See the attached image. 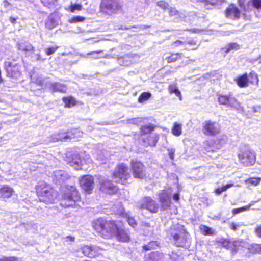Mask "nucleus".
Listing matches in <instances>:
<instances>
[{
  "instance_id": "obj_1",
  "label": "nucleus",
  "mask_w": 261,
  "mask_h": 261,
  "mask_svg": "<svg viewBox=\"0 0 261 261\" xmlns=\"http://www.w3.org/2000/svg\"><path fill=\"white\" fill-rule=\"evenodd\" d=\"M168 236L177 247L187 248L190 246V235L182 225H173L168 232Z\"/></svg>"
},
{
  "instance_id": "obj_2",
  "label": "nucleus",
  "mask_w": 261,
  "mask_h": 261,
  "mask_svg": "<svg viewBox=\"0 0 261 261\" xmlns=\"http://www.w3.org/2000/svg\"><path fill=\"white\" fill-rule=\"evenodd\" d=\"M93 227L97 233L105 239H109L115 234L116 225L114 221L99 218L93 222Z\"/></svg>"
},
{
  "instance_id": "obj_3",
  "label": "nucleus",
  "mask_w": 261,
  "mask_h": 261,
  "mask_svg": "<svg viewBox=\"0 0 261 261\" xmlns=\"http://www.w3.org/2000/svg\"><path fill=\"white\" fill-rule=\"evenodd\" d=\"M36 188L37 196L40 201L45 203H51L54 202L57 198V192L45 182H39Z\"/></svg>"
},
{
  "instance_id": "obj_4",
  "label": "nucleus",
  "mask_w": 261,
  "mask_h": 261,
  "mask_svg": "<svg viewBox=\"0 0 261 261\" xmlns=\"http://www.w3.org/2000/svg\"><path fill=\"white\" fill-rule=\"evenodd\" d=\"M237 155L240 163L244 166H251L256 160L254 152L247 146L241 147Z\"/></svg>"
},
{
  "instance_id": "obj_5",
  "label": "nucleus",
  "mask_w": 261,
  "mask_h": 261,
  "mask_svg": "<svg viewBox=\"0 0 261 261\" xmlns=\"http://www.w3.org/2000/svg\"><path fill=\"white\" fill-rule=\"evenodd\" d=\"M80 199L79 193L75 187L67 188L61 201V204L64 207L73 206Z\"/></svg>"
},
{
  "instance_id": "obj_6",
  "label": "nucleus",
  "mask_w": 261,
  "mask_h": 261,
  "mask_svg": "<svg viewBox=\"0 0 261 261\" xmlns=\"http://www.w3.org/2000/svg\"><path fill=\"white\" fill-rule=\"evenodd\" d=\"M113 178L117 182L122 184L127 182L130 178V174L128 167L124 163L119 164L113 173Z\"/></svg>"
},
{
  "instance_id": "obj_7",
  "label": "nucleus",
  "mask_w": 261,
  "mask_h": 261,
  "mask_svg": "<svg viewBox=\"0 0 261 261\" xmlns=\"http://www.w3.org/2000/svg\"><path fill=\"white\" fill-rule=\"evenodd\" d=\"M121 8L119 0H102L100 5L101 12L108 15L117 13Z\"/></svg>"
},
{
  "instance_id": "obj_8",
  "label": "nucleus",
  "mask_w": 261,
  "mask_h": 261,
  "mask_svg": "<svg viewBox=\"0 0 261 261\" xmlns=\"http://www.w3.org/2000/svg\"><path fill=\"white\" fill-rule=\"evenodd\" d=\"M218 101L220 104L231 107L239 113L244 112V108L241 103L231 95H219Z\"/></svg>"
},
{
  "instance_id": "obj_9",
  "label": "nucleus",
  "mask_w": 261,
  "mask_h": 261,
  "mask_svg": "<svg viewBox=\"0 0 261 261\" xmlns=\"http://www.w3.org/2000/svg\"><path fill=\"white\" fill-rule=\"evenodd\" d=\"M202 132L206 136H214L220 132V126L216 121L205 120L202 123Z\"/></svg>"
},
{
  "instance_id": "obj_10",
  "label": "nucleus",
  "mask_w": 261,
  "mask_h": 261,
  "mask_svg": "<svg viewBox=\"0 0 261 261\" xmlns=\"http://www.w3.org/2000/svg\"><path fill=\"white\" fill-rule=\"evenodd\" d=\"M137 207L140 209H146L151 213L158 212L159 205L157 202L149 197H145L139 201Z\"/></svg>"
},
{
  "instance_id": "obj_11",
  "label": "nucleus",
  "mask_w": 261,
  "mask_h": 261,
  "mask_svg": "<svg viewBox=\"0 0 261 261\" xmlns=\"http://www.w3.org/2000/svg\"><path fill=\"white\" fill-rule=\"evenodd\" d=\"M98 180L101 191L110 194L117 192L118 188L105 177L99 176Z\"/></svg>"
},
{
  "instance_id": "obj_12",
  "label": "nucleus",
  "mask_w": 261,
  "mask_h": 261,
  "mask_svg": "<svg viewBox=\"0 0 261 261\" xmlns=\"http://www.w3.org/2000/svg\"><path fill=\"white\" fill-rule=\"evenodd\" d=\"M131 167L134 177L136 178L143 179L146 177V172L143 164L137 161L131 162Z\"/></svg>"
},
{
  "instance_id": "obj_13",
  "label": "nucleus",
  "mask_w": 261,
  "mask_h": 261,
  "mask_svg": "<svg viewBox=\"0 0 261 261\" xmlns=\"http://www.w3.org/2000/svg\"><path fill=\"white\" fill-rule=\"evenodd\" d=\"M66 160L69 162L70 166L75 169L79 170L82 168L83 166V160L81 159V154L74 153L71 154L70 152L66 153Z\"/></svg>"
},
{
  "instance_id": "obj_14",
  "label": "nucleus",
  "mask_w": 261,
  "mask_h": 261,
  "mask_svg": "<svg viewBox=\"0 0 261 261\" xmlns=\"http://www.w3.org/2000/svg\"><path fill=\"white\" fill-rule=\"evenodd\" d=\"M81 250L85 256L92 258L101 253L103 249L94 245H85L81 248Z\"/></svg>"
},
{
  "instance_id": "obj_15",
  "label": "nucleus",
  "mask_w": 261,
  "mask_h": 261,
  "mask_svg": "<svg viewBox=\"0 0 261 261\" xmlns=\"http://www.w3.org/2000/svg\"><path fill=\"white\" fill-rule=\"evenodd\" d=\"M80 184L82 189L87 193L90 194L94 188V179L92 176L86 175L83 176L80 180Z\"/></svg>"
},
{
  "instance_id": "obj_16",
  "label": "nucleus",
  "mask_w": 261,
  "mask_h": 261,
  "mask_svg": "<svg viewBox=\"0 0 261 261\" xmlns=\"http://www.w3.org/2000/svg\"><path fill=\"white\" fill-rule=\"evenodd\" d=\"M5 68L8 74L11 77H17L20 75L19 66L15 62H5Z\"/></svg>"
},
{
  "instance_id": "obj_17",
  "label": "nucleus",
  "mask_w": 261,
  "mask_h": 261,
  "mask_svg": "<svg viewBox=\"0 0 261 261\" xmlns=\"http://www.w3.org/2000/svg\"><path fill=\"white\" fill-rule=\"evenodd\" d=\"M158 195L162 209L163 210L168 209L171 204V196L170 194L166 191L163 190L160 191Z\"/></svg>"
},
{
  "instance_id": "obj_18",
  "label": "nucleus",
  "mask_w": 261,
  "mask_h": 261,
  "mask_svg": "<svg viewBox=\"0 0 261 261\" xmlns=\"http://www.w3.org/2000/svg\"><path fill=\"white\" fill-rule=\"evenodd\" d=\"M70 177L69 174L64 170H59L54 172L53 179L55 183L61 184Z\"/></svg>"
},
{
  "instance_id": "obj_19",
  "label": "nucleus",
  "mask_w": 261,
  "mask_h": 261,
  "mask_svg": "<svg viewBox=\"0 0 261 261\" xmlns=\"http://www.w3.org/2000/svg\"><path fill=\"white\" fill-rule=\"evenodd\" d=\"M117 240L122 242H127L129 240V233L127 230L119 228L116 226L115 235Z\"/></svg>"
},
{
  "instance_id": "obj_20",
  "label": "nucleus",
  "mask_w": 261,
  "mask_h": 261,
  "mask_svg": "<svg viewBox=\"0 0 261 261\" xmlns=\"http://www.w3.org/2000/svg\"><path fill=\"white\" fill-rule=\"evenodd\" d=\"M226 16L231 19L239 18L240 11L234 5L231 4L226 10Z\"/></svg>"
},
{
  "instance_id": "obj_21",
  "label": "nucleus",
  "mask_w": 261,
  "mask_h": 261,
  "mask_svg": "<svg viewBox=\"0 0 261 261\" xmlns=\"http://www.w3.org/2000/svg\"><path fill=\"white\" fill-rule=\"evenodd\" d=\"M59 20V16L56 13L51 14L46 21L45 25L47 28L51 29L58 25Z\"/></svg>"
},
{
  "instance_id": "obj_22",
  "label": "nucleus",
  "mask_w": 261,
  "mask_h": 261,
  "mask_svg": "<svg viewBox=\"0 0 261 261\" xmlns=\"http://www.w3.org/2000/svg\"><path fill=\"white\" fill-rule=\"evenodd\" d=\"M14 192V190L8 185H3L0 188V197L3 198H10Z\"/></svg>"
},
{
  "instance_id": "obj_23",
  "label": "nucleus",
  "mask_w": 261,
  "mask_h": 261,
  "mask_svg": "<svg viewBox=\"0 0 261 261\" xmlns=\"http://www.w3.org/2000/svg\"><path fill=\"white\" fill-rule=\"evenodd\" d=\"M53 92H59L65 93L67 91V87L65 84L60 83H52L49 87Z\"/></svg>"
},
{
  "instance_id": "obj_24",
  "label": "nucleus",
  "mask_w": 261,
  "mask_h": 261,
  "mask_svg": "<svg viewBox=\"0 0 261 261\" xmlns=\"http://www.w3.org/2000/svg\"><path fill=\"white\" fill-rule=\"evenodd\" d=\"M17 46L19 50L24 52L26 54L34 51L33 46L30 43L27 42H18Z\"/></svg>"
},
{
  "instance_id": "obj_25",
  "label": "nucleus",
  "mask_w": 261,
  "mask_h": 261,
  "mask_svg": "<svg viewBox=\"0 0 261 261\" xmlns=\"http://www.w3.org/2000/svg\"><path fill=\"white\" fill-rule=\"evenodd\" d=\"M53 141L54 142L57 141H67L71 136L67 132H62L58 134H54L53 136Z\"/></svg>"
},
{
  "instance_id": "obj_26",
  "label": "nucleus",
  "mask_w": 261,
  "mask_h": 261,
  "mask_svg": "<svg viewBox=\"0 0 261 261\" xmlns=\"http://www.w3.org/2000/svg\"><path fill=\"white\" fill-rule=\"evenodd\" d=\"M146 261H164V255L158 252H153L149 254Z\"/></svg>"
},
{
  "instance_id": "obj_27",
  "label": "nucleus",
  "mask_w": 261,
  "mask_h": 261,
  "mask_svg": "<svg viewBox=\"0 0 261 261\" xmlns=\"http://www.w3.org/2000/svg\"><path fill=\"white\" fill-rule=\"evenodd\" d=\"M247 74L245 73L236 79L238 85L240 87H246L248 86Z\"/></svg>"
},
{
  "instance_id": "obj_28",
  "label": "nucleus",
  "mask_w": 261,
  "mask_h": 261,
  "mask_svg": "<svg viewBox=\"0 0 261 261\" xmlns=\"http://www.w3.org/2000/svg\"><path fill=\"white\" fill-rule=\"evenodd\" d=\"M240 48V46L236 43H230L222 48V50L225 53H228L232 50H237Z\"/></svg>"
},
{
  "instance_id": "obj_29",
  "label": "nucleus",
  "mask_w": 261,
  "mask_h": 261,
  "mask_svg": "<svg viewBox=\"0 0 261 261\" xmlns=\"http://www.w3.org/2000/svg\"><path fill=\"white\" fill-rule=\"evenodd\" d=\"M182 132V124L176 122H174L172 128L173 135L175 136H179L181 135Z\"/></svg>"
},
{
  "instance_id": "obj_30",
  "label": "nucleus",
  "mask_w": 261,
  "mask_h": 261,
  "mask_svg": "<svg viewBox=\"0 0 261 261\" xmlns=\"http://www.w3.org/2000/svg\"><path fill=\"white\" fill-rule=\"evenodd\" d=\"M199 229L201 233L205 236L206 235H214L215 234V230H214L212 228L208 227L204 225H200L199 226Z\"/></svg>"
},
{
  "instance_id": "obj_31",
  "label": "nucleus",
  "mask_w": 261,
  "mask_h": 261,
  "mask_svg": "<svg viewBox=\"0 0 261 261\" xmlns=\"http://www.w3.org/2000/svg\"><path fill=\"white\" fill-rule=\"evenodd\" d=\"M168 90L170 93H174L176 96L178 97L180 101L182 100L181 92L175 84L169 85Z\"/></svg>"
},
{
  "instance_id": "obj_32",
  "label": "nucleus",
  "mask_w": 261,
  "mask_h": 261,
  "mask_svg": "<svg viewBox=\"0 0 261 261\" xmlns=\"http://www.w3.org/2000/svg\"><path fill=\"white\" fill-rule=\"evenodd\" d=\"M63 101L66 107L70 108L76 105L75 99L71 96L64 97Z\"/></svg>"
},
{
  "instance_id": "obj_33",
  "label": "nucleus",
  "mask_w": 261,
  "mask_h": 261,
  "mask_svg": "<svg viewBox=\"0 0 261 261\" xmlns=\"http://www.w3.org/2000/svg\"><path fill=\"white\" fill-rule=\"evenodd\" d=\"M259 201H260V199H258L257 200L252 201L248 205L243 206L242 207H240V208H234L233 210V214H238V213H241V212L249 210L251 205H252V204H253L254 203H255L256 202H259Z\"/></svg>"
},
{
  "instance_id": "obj_34",
  "label": "nucleus",
  "mask_w": 261,
  "mask_h": 261,
  "mask_svg": "<svg viewBox=\"0 0 261 261\" xmlns=\"http://www.w3.org/2000/svg\"><path fill=\"white\" fill-rule=\"evenodd\" d=\"M261 181V178L251 177L245 180V183L249 186H256Z\"/></svg>"
},
{
  "instance_id": "obj_35",
  "label": "nucleus",
  "mask_w": 261,
  "mask_h": 261,
  "mask_svg": "<svg viewBox=\"0 0 261 261\" xmlns=\"http://www.w3.org/2000/svg\"><path fill=\"white\" fill-rule=\"evenodd\" d=\"M30 77L32 83H35L40 86H41L43 84V79L41 76L37 77V74L34 72L31 75Z\"/></svg>"
},
{
  "instance_id": "obj_36",
  "label": "nucleus",
  "mask_w": 261,
  "mask_h": 261,
  "mask_svg": "<svg viewBox=\"0 0 261 261\" xmlns=\"http://www.w3.org/2000/svg\"><path fill=\"white\" fill-rule=\"evenodd\" d=\"M159 247L158 243L156 241H151L147 244L143 246V248L144 250H150L151 249H155Z\"/></svg>"
},
{
  "instance_id": "obj_37",
  "label": "nucleus",
  "mask_w": 261,
  "mask_h": 261,
  "mask_svg": "<svg viewBox=\"0 0 261 261\" xmlns=\"http://www.w3.org/2000/svg\"><path fill=\"white\" fill-rule=\"evenodd\" d=\"M158 139V136L156 134H152L148 139V144L152 146H155Z\"/></svg>"
},
{
  "instance_id": "obj_38",
  "label": "nucleus",
  "mask_w": 261,
  "mask_h": 261,
  "mask_svg": "<svg viewBox=\"0 0 261 261\" xmlns=\"http://www.w3.org/2000/svg\"><path fill=\"white\" fill-rule=\"evenodd\" d=\"M247 78H248V83L254 84L256 83V84H258V79L255 73L251 72L249 74H247Z\"/></svg>"
},
{
  "instance_id": "obj_39",
  "label": "nucleus",
  "mask_w": 261,
  "mask_h": 261,
  "mask_svg": "<svg viewBox=\"0 0 261 261\" xmlns=\"http://www.w3.org/2000/svg\"><path fill=\"white\" fill-rule=\"evenodd\" d=\"M67 134L70 135L71 138H69V140H71V139H75L78 137H80L82 133L77 129H73L70 132H67Z\"/></svg>"
},
{
  "instance_id": "obj_40",
  "label": "nucleus",
  "mask_w": 261,
  "mask_h": 261,
  "mask_svg": "<svg viewBox=\"0 0 261 261\" xmlns=\"http://www.w3.org/2000/svg\"><path fill=\"white\" fill-rule=\"evenodd\" d=\"M151 96V94L149 92H143L139 97L138 101L140 103L144 102L149 99Z\"/></svg>"
},
{
  "instance_id": "obj_41",
  "label": "nucleus",
  "mask_w": 261,
  "mask_h": 261,
  "mask_svg": "<svg viewBox=\"0 0 261 261\" xmlns=\"http://www.w3.org/2000/svg\"><path fill=\"white\" fill-rule=\"evenodd\" d=\"M229 228L233 230V231H237L238 230L241 226H243L244 224L243 223H235L233 222H230L229 223Z\"/></svg>"
},
{
  "instance_id": "obj_42",
  "label": "nucleus",
  "mask_w": 261,
  "mask_h": 261,
  "mask_svg": "<svg viewBox=\"0 0 261 261\" xmlns=\"http://www.w3.org/2000/svg\"><path fill=\"white\" fill-rule=\"evenodd\" d=\"M57 0H41L42 3L48 8L53 7L56 6V3Z\"/></svg>"
},
{
  "instance_id": "obj_43",
  "label": "nucleus",
  "mask_w": 261,
  "mask_h": 261,
  "mask_svg": "<svg viewBox=\"0 0 261 261\" xmlns=\"http://www.w3.org/2000/svg\"><path fill=\"white\" fill-rule=\"evenodd\" d=\"M233 186V184H227V185H225L224 186H223L221 188H217L215 192L217 194H220L222 192L226 191L228 189H229V188H231V187H232Z\"/></svg>"
},
{
  "instance_id": "obj_44",
  "label": "nucleus",
  "mask_w": 261,
  "mask_h": 261,
  "mask_svg": "<svg viewBox=\"0 0 261 261\" xmlns=\"http://www.w3.org/2000/svg\"><path fill=\"white\" fill-rule=\"evenodd\" d=\"M154 128V126L152 124L146 125L142 127V131L144 134H147L151 132Z\"/></svg>"
},
{
  "instance_id": "obj_45",
  "label": "nucleus",
  "mask_w": 261,
  "mask_h": 261,
  "mask_svg": "<svg viewBox=\"0 0 261 261\" xmlns=\"http://www.w3.org/2000/svg\"><path fill=\"white\" fill-rule=\"evenodd\" d=\"M180 57V54H174L166 58L168 63L176 61Z\"/></svg>"
},
{
  "instance_id": "obj_46",
  "label": "nucleus",
  "mask_w": 261,
  "mask_h": 261,
  "mask_svg": "<svg viewBox=\"0 0 261 261\" xmlns=\"http://www.w3.org/2000/svg\"><path fill=\"white\" fill-rule=\"evenodd\" d=\"M141 227L142 229H146L149 232H151L153 231V228L150 226V224L146 222H142L141 224Z\"/></svg>"
},
{
  "instance_id": "obj_47",
  "label": "nucleus",
  "mask_w": 261,
  "mask_h": 261,
  "mask_svg": "<svg viewBox=\"0 0 261 261\" xmlns=\"http://www.w3.org/2000/svg\"><path fill=\"white\" fill-rule=\"evenodd\" d=\"M81 157L83 158V163L85 162L86 164L91 163V159L89 154H86L85 152L81 153Z\"/></svg>"
},
{
  "instance_id": "obj_48",
  "label": "nucleus",
  "mask_w": 261,
  "mask_h": 261,
  "mask_svg": "<svg viewBox=\"0 0 261 261\" xmlns=\"http://www.w3.org/2000/svg\"><path fill=\"white\" fill-rule=\"evenodd\" d=\"M82 9V6L79 4H72L70 6V10L71 12H74L75 10H81Z\"/></svg>"
},
{
  "instance_id": "obj_49",
  "label": "nucleus",
  "mask_w": 261,
  "mask_h": 261,
  "mask_svg": "<svg viewBox=\"0 0 261 261\" xmlns=\"http://www.w3.org/2000/svg\"><path fill=\"white\" fill-rule=\"evenodd\" d=\"M85 19V17L80 16H76L73 17L71 20H70V22L71 23H76L78 22H82L84 21Z\"/></svg>"
},
{
  "instance_id": "obj_50",
  "label": "nucleus",
  "mask_w": 261,
  "mask_h": 261,
  "mask_svg": "<svg viewBox=\"0 0 261 261\" xmlns=\"http://www.w3.org/2000/svg\"><path fill=\"white\" fill-rule=\"evenodd\" d=\"M157 5L161 8L166 10L169 9V5L164 1H160L157 2Z\"/></svg>"
},
{
  "instance_id": "obj_51",
  "label": "nucleus",
  "mask_w": 261,
  "mask_h": 261,
  "mask_svg": "<svg viewBox=\"0 0 261 261\" xmlns=\"http://www.w3.org/2000/svg\"><path fill=\"white\" fill-rule=\"evenodd\" d=\"M252 3L254 8L261 10V0H252Z\"/></svg>"
},
{
  "instance_id": "obj_52",
  "label": "nucleus",
  "mask_w": 261,
  "mask_h": 261,
  "mask_svg": "<svg viewBox=\"0 0 261 261\" xmlns=\"http://www.w3.org/2000/svg\"><path fill=\"white\" fill-rule=\"evenodd\" d=\"M168 152L169 156L170 159L173 160L174 159V153L175 149L174 148H169L167 149Z\"/></svg>"
},
{
  "instance_id": "obj_53",
  "label": "nucleus",
  "mask_w": 261,
  "mask_h": 261,
  "mask_svg": "<svg viewBox=\"0 0 261 261\" xmlns=\"http://www.w3.org/2000/svg\"><path fill=\"white\" fill-rule=\"evenodd\" d=\"M127 219L129 225L132 227H134L136 225V222L134 218L128 216Z\"/></svg>"
},
{
  "instance_id": "obj_54",
  "label": "nucleus",
  "mask_w": 261,
  "mask_h": 261,
  "mask_svg": "<svg viewBox=\"0 0 261 261\" xmlns=\"http://www.w3.org/2000/svg\"><path fill=\"white\" fill-rule=\"evenodd\" d=\"M101 53H102V50H97V51H91V52L88 53V54H87L86 55H94L92 57V58L93 59H98L100 57H98L97 55H95V54H100Z\"/></svg>"
},
{
  "instance_id": "obj_55",
  "label": "nucleus",
  "mask_w": 261,
  "mask_h": 261,
  "mask_svg": "<svg viewBox=\"0 0 261 261\" xmlns=\"http://www.w3.org/2000/svg\"><path fill=\"white\" fill-rule=\"evenodd\" d=\"M57 49V47H48L45 50L46 53L47 55H50L54 54Z\"/></svg>"
},
{
  "instance_id": "obj_56",
  "label": "nucleus",
  "mask_w": 261,
  "mask_h": 261,
  "mask_svg": "<svg viewBox=\"0 0 261 261\" xmlns=\"http://www.w3.org/2000/svg\"><path fill=\"white\" fill-rule=\"evenodd\" d=\"M170 259L172 261H177L179 256L175 252H172L171 254H169Z\"/></svg>"
},
{
  "instance_id": "obj_57",
  "label": "nucleus",
  "mask_w": 261,
  "mask_h": 261,
  "mask_svg": "<svg viewBox=\"0 0 261 261\" xmlns=\"http://www.w3.org/2000/svg\"><path fill=\"white\" fill-rule=\"evenodd\" d=\"M168 9H169L170 15L176 16L178 14V11L175 8L170 7Z\"/></svg>"
},
{
  "instance_id": "obj_58",
  "label": "nucleus",
  "mask_w": 261,
  "mask_h": 261,
  "mask_svg": "<svg viewBox=\"0 0 261 261\" xmlns=\"http://www.w3.org/2000/svg\"><path fill=\"white\" fill-rule=\"evenodd\" d=\"M0 261H19L18 258L15 257H4L0 259Z\"/></svg>"
},
{
  "instance_id": "obj_59",
  "label": "nucleus",
  "mask_w": 261,
  "mask_h": 261,
  "mask_svg": "<svg viewBox=\"0 0 261 261\" xmlns=\"http://www.w3.org/2000/svg\"><path fill=\"white\" fill-rule=\"evenodd\" d=\"M97 160L101 161L102 163H105V162L107 161L106 158L104 157L103 153L102 152V154H98L96 156Z\"/></svg>"
},
{
  "instance_id": "obj_60",
  "label": "nucleus",
  "mask_w": 261,
  "mask_h": 261,
  "mask_svg": "<svg viewBox=\"0 0 261 261\" xmlns=\"http://www.w3.org/2000/svg\"><path fill=\"white\" fill-rule=\"evenodd\" d=\"M252 109L254 113L261 112V106H253Z\"/></svg>"
},
{
  "instance_id": "obj_61",
  "label": "nucleus",
  "mask_w": 261,
  "mask_h": 261,
  "mask_svg": "<svg viewBox=\"0 0 261 261\" xmlns=\"http://www.w3.org/2000/svg\"><path fill=\"white\" fill-rule=\"evenodd\" d=\"M255 232L258 237H261V225L256 228Z\"/></svg>"
},
{
  "instance_id": "obj_62",
  "label": "nucleus",
  "mask_w": 261,
  "mask_h": 261,
  "mask_svg": "<svg viewBox=\"0 0 261 261\" xmlns=\"http://www.w3.org/2000/svg\"><path fill=\"white\" fill-rule=\"evenodd\" d=\"M221 139H220L219 141H220V144H222L226 142L227 140V137L226 136H222L221 137Z\"/></svg>"
},
{
  "instance_id": "obj_63",
  "label": "nucleus",
  "mask_w": 261,
  "mask_h": 261,
  "mask_svg": "<svg viewBox=\"0 0 261 261\" xmlns=\"http://www.w3.org/2000/svg\"><path fill=\"white\" fill-rule=\"evenodd\" d=\"M217 1L218 0H206L205 3L206 4H210L212 5H214L217 3Z\"/></svg>"
},
{
  "instance_id": "obj_64",
  "label": "nucleus",
  "mask_w": 261,
  "mask_h": 261,
  "mask_svg": "<svg viewBox=\"0 0 261 261\" xmlns=\"http://www.w3.org/2000/svg\"><path fill=\"white\" fill-rule=\"evenodd\" d=\"M242 243V242L241 241H236L233 242V246L235 247H239L241 245Z\"/></svg>"
}]
</instances>
